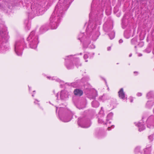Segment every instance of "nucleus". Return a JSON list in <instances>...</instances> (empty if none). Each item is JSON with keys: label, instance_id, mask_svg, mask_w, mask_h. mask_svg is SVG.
<instances>
[{"label": "nucleus", "instance_id": "f257e3e1", "mask_svg": "<svg viewBox=\"0 0 154 154\" xmlns=\"http://www.w3.org/2000/svg\"><path fill=\"white\" fill-rule=\"evenodd\" d=\"M61 0H60L57 3L50 18V25L52 29H55L57 27L64 11L67 9L69 0H64L63 3H61Z\"/></svg>", "mask_w": 154, "mask_h": 154}, {"label": "nucleus", "instance_id": "f03ea898", "mask_svg": "<svg viewBox=\"0 0 154 154\" xmlns=\"http://www.w3.org/2000/svg\"><path fill=\"white\" fill-rule=\"evenodd\" d=\"M73 114L70 110L63 108H60L59 111V116L60 119L64 122H67L71 119Z\"/></svg>", "mask_w": 154, "mask_h": 154}, {"label": "nucleus", "instance_id": "7ed1b4c3", "mask_svg": "<svg viewBox=\"0 0 154 154\" xmlns=\"http://www.w3.org/2000/svg\"><path fill=\"white\" fill-rule=\"evenodd\" d=\"M32 12L29 13L28 16L30 18H33L35 15L39 16L44 12V8L40 5L36 4L33 7L32 6Z\"/></svg>", "mask_w": 154, "mask_h": 154}, {"label": "nucleus", "instance_id": "20e7f679", "mask_svg": "<svg viewBox=\"0 0 154 154\" xmlns=\"http://www.w3.org/2000/svg\"><path fill=\"white\" fill-rule=\"evenodd\" d=\"M38 36L35 35V31H32L31 32L27 38V40L31 48L35 49L37 48L38 43Z\"/></svg>", "mask_w": 154, "mask_h": 154}, {"label": "nucleus", "instance_id": "39448f33", "mask_svg": "<svg viewBox=\"0 0 154 154\" xmlns=\"http://www.w3.org/2000/svg\"><path fill=\"white\" fill-rule=\"evenodd\" d=\"M14 51L16 54L18 56L22 54V51L26 47V45L23 40L18 41L15 42L14 45Z\"/></svg>", "mask_w": 154, "mask_h": 154}, {"label": "nucleus", "instance_id": "423d86ee", "mask_svg": "<svg viewBox=\"0 0 154 154\" xmlns=\"http://www.w3.org/2000/svg\"><path fill=\"white\" fill-rule=\"evenodd\" d=\"M104 110L103 107L101 108V110L99 113V116L98 118V122L99 123L103 124V125H106L108 124H110L111 122L109 121L107 122V121H105L104 120Z\"/></svg>", "mask_w": 154, "mask_h": 154}, {"label": "nucleus", "instance_id": "0eeeda50", "mask_svg": "<svg viewBox=\"0 0 154 154\" xmlns=\"http://www.w3.org/2000/svg\"><path fill=\"white\" fill-rule=\"evenodd\" d=\"M78 124L79 126L83 128H88L90 126L89 120H82L80 119H78Z\"/></svg>", "mask_w": 154, "mask_h": 154}, {"label": "nucleus", "instance_id": "6e6552de", "mask_svg": "<svg viewBox=\"0 0 154 154\" xmlns=\"http://www.w3.org/2000/svg\"><path fill=\"white\" fill-rule=\"evenodd\" d=\"M0 35L2 38V41L4 44L6 43L9 39V37L7 32L5 30H0Z\"/></svg>", "mask_w": 154, "mask_h": 154}, {"label": "nucleus", "instance_id": "1a4fd4ad", "mask_svg": "<svg viewBox=\"0 0 154 154\" xmlns=\"http://www.w3.org/2000/svg\"><path fill=\"white\" fill-rule=\"evenodd\" d=\"M147 126L149 128H152L154 127V116H150L147 120Z\"/></svg>", "mask_w": 154, "mask_h": 154}, {"label": "nucleus", "instance_id": "9d476101", "mask_svg": "<svg viewBox=\"0 0 154 154\" xmlns=\"http://www.w3.org/2000/svg\"><path fill=\"white\" fill-rule=\"evenodd\" d=\"M60 98L61 100H65L68 97V92L65 90L62 91L60 93Z\"/></svg>", "mask_w": 154, "mask_h": 154}, {"label": "nucleus", "instance_id": "9b49d317", "mask_svg": "<svg viewBox=\"0 0 154 154\" xmlns=\"http://www.w3.org/2000/svg\"><path fill=\"white\" fill-rule=\"evenodd\" d=\"M97 94L96 91L93 90L88 95V97L90 99H94L97 96Z\"/></svg>", "mask_w": 154, "mask_h": 154}, {"label": "nucleus", "instance_id": "f8f14e48", "mask_svg": "<svg viewBox=\"0 0 154 154\" xmlns=\"http://www.w3.org/2000/svg\"><path fill=\"white\" fill-rule=\"evenodd\" d=\"M119 96V97L123 100L126 99L127 97L125 95V93L123 91V89L122 88L120 89L119 91L118 92Z\"/></svg>", "mask_w": 154, "mask_h": 154}, {"label": "nucleus", "instance_id": "ddd939ff", "mask_svg": "<svg viewBox=\"0 0 154 154\" xmlns=\"http://www.w3.org/2000/svg\"><path fill=\"white\" fill-rule=\"evenodd\" d=\"M74 93L75 95L81 96L82 95L83 91L79 89H75L74 91Z\"/></svg>", "mask_w": 154, "mask_h": 154}, {"label": "nucleus", "instance_id": "4468645a", "mask_svg": "<svg viewBox=\"0 0 154 154\" xmlns=\"http://www.w3.org/2000/svg\"><path fill=\"white\" fill-rule=\"evenodd\" d=\"M48 29V27L47 25H43L40 27V32L41 33H42L47 30Z\"/></svg>", "mask_w": 154, "mask_h": 154}, {"label": "nucleus", "instance_id": "2eb2a0df", "mask_svg": "<svg viewBox=\"0 0 154 154\" xmlns=\"http://www.w3.org/2000/svg\"><path fill=\"white\" fill-rule=\"evenodd\" d=\"M91 105L92 107L96 108L99 106V103L96 100H94L92 102Z\"/></svg>", "mask_w": 154, "mask_h": 154}, {"label": "nucleus", "instance_id": "dca6fc26", "mask_svg": "<svg viewBox=\"0 0 154 154\" xmlns=\"http://www.w3.org/2000/svg\"><path fill=\"white\" fill-rule=\"evenodd\" d=\"M100 35L99 32L98 31L96 32L95 34H93L92 37V39L94 41H95L97 38Z\"/></svg>", "mask_w": 154, "mask_h": 154}, {"label": "nucleus", "instance_id": "f3484780", "mask_svg": "<svg viewBox=\"0 0 154 154\" xmlns=\"http://www.w3.org/2000/svg\"><path fill=\"white\" fill-rule=\"evenodd\" d=\"M137 125L139 127V131H141L145 129V126L143 124H141L140 123H139Z\"/></svg>", "mask_w": 154, "mask_h": 154}, {"label": "nucleus", "instance_id": "a211bd4d", "mask_svg": "<svg viewBox=\"0 0 154 154\" xmlns=\"http://www.w3.org/2000/svg\"><path fill=\"white\" fill-rule=\"evenodd\" d=\"M66 65L67 68L68 69H72L74 67V65L71 62H70L69 63H66Z\"/></svg>", "mask_w": 154, "mask_h": 154}, {"label": "nucleus", "instance_id": "6ab92c4d", "mask_svg": "<svg viewBox=\"0 0 154 154\" xmlns=\"http://www.w3.org/2000/svg\"><path fill=\"white\" fill-rule=\"evenodd\" d=\"M26 24V29L27 30H29L30 28V24L28 20H26L25 23Z\"/></svg>", "mask_w": 154, "mask_h": 154}, {"label": "nucleus", "instance_id": "aec40b11", "mask_svg": "<svg viewBox=\"0 0 154 154\" xmlns=\"http://www.w3.org/2000/svg\"><path fill=\"white\" fill-rule=\"evenodd\" d=\"M113 115V114L112 112H110L109 113L107 116L106 119V121H107V122L109 121L111 119H112V117Z\"/></svg>", "mask_w": 154, "mask_h": 154}, {"label": "nucleus", "instance_id": "412c9836", "mask_svg": "<svg viewBox=\"0 0 154 154\" xmlns=\"http://www.w3.org/2000/svg\"><path fill=\"white\" fill-rule=\"evenodd\" d=\"M151 151V147L149 148H146L144 149V153L145 154H150Z\"/></svg>", "mask_w": 154, "mask_h": 154}, {"label": "nucleus", "instance_id": "4be33fe9", "mask_svg": "<svg viewBox=\"0 0 154 154\" xmlns=\"http://www.w3.org/2000/svg\"><path fill=\"white\" fill-rule=\"evenodd\" d=\"M107 99V97L105 95L100 96L99 97V100H102L103 101H105Z\"/></svg>", "mask_w": 154, "mask_h": 154}, {"label": "nucleus", "instance_id": "5701e85b", "mask_svg": "<svg viewBox=\"0 0 154 154\" xmlns=\"http://www.w3.org/2000/svg\"><path fill=\"white\" fill-rule=\"evenodd\" d=\"M109 35L111 39H113L115 36V33L114 32H112L111 33L109 34Z\"/></svg>", "mask_w": 154, "mask_h": 154}, {"label": "nucleus", "instance_id": "b1692460", "mask_svg": "<svg viewBox=\"0 0 154 154\" xmlns=\"http://www.w3.org/2000/svg\"><path fill=\"white\" fill-rule=\"evenodd\" d=\"M153 102L151 101H148L146 104V106L148 108H150L153 105Z\"/></svg>", "mask_w": 154, "mask_h": 154}, {"label": "nucleus", "instance_id": "393cba45", "mask_svg": "<svg viewBox=\"0 0 154 154\" xmlns=\"http://www.w3.org/2000/svg\"><path fill=\"white\" fill-rule=\"evenodd\" d=\"M154 93L152 91H150L147 93L146 97L148 98H149L150 97L154 96Z\"/></svg>", "mask_w": 154, "mask_h": 154}, {"label": "nucleus", "instance_id": "a878e982", "mask_svg": "<svg viewBox=\"0 0 154 154\" xmlns=\"http://www.w3.org/2000/svg\"><path fill=\"white\" fill-rule=\"evenodd\" d=\"M47 78L49 79L52 80H55L56 81H57L59 82H61V81L59 79H55L54 77H47Z\"/></svg>", "mask_w": 154, "mask_h": 154}, {"label": "nucleus", "instance_id": "bb28decb", "mask_svg": "<svg viewBox=\"0 0 154 154\" xmlns=\"http://www.w3.org/2000/svg\"><path fill=\"white\" fill-rule=\"evenodd\" d=\"M124 36L127 38H128L130 36V34H128L127 32H125L124 33Z\"/></svg>", "mask_w": 154, "mask_h": 154}, {"label": "nucleus", "instance_id": "cd10ccee", "mask_svg": "<svg viewBox=\"0 0 154 154\" xmlns=\"http://www.w3.org/2000/svg\"><path fill=\"white\" fill-rule=\"evenodd\" d=\"M75 61L77 62V63H75V65L77 67H78V66H81V64L80 63H79V59L78 58L75 59Z\"/></svg>", "mask_w": 154, "mask_h": 154}, {"label": "nucleus", "instance_id": "c85d7f7f", "mask_svg": "<svg viewBox=\"0 0 154 154\" xmlns=\"http://www.w3.org/2000/svg\"><path fill=\"white\" fill-rule=\"evenodd\" d=\"M72 55H70V56L66 57V58H65V60L66 61V62L68 61V60H69L72 59Z\"/></svg>", "mask_w": 154, "mask_h": 154}, {"label": "nucleus", "instance_id": "c756f323", "mask_svg": "<svg viewBox=\"0 0 154 154\" xmlns=\"http://www.w3.org/2000/svg\"><path fill=\"white\" fill-rule=\"evenodd\" d=\"M7 46L6 47H5V46H6V45H5L4 47H1V45H0V52H2V50H4V49H5L6 50L7 49H8V47H7Z\"/></svg>", "mask_w": 154, "mask_h": 154}, {"label": "nucleus", "instance_id": "7c9ffc66", "mask_svg": "<svg viewBox=\"0 0 154 154\" xmlns=\"http://www.w3.org/2000/svg\"><path fill=\"white\" fill-rule=\"evenodd\" d=\"M84 35V34L83 33H81L79 35V37L78 39L80 40L82 42V40L83 39L82 38Z\"/></svg>", "mask_w": 154, "mask_h": 154}, {"label": "nucleus", "instance_id": "2f4dec72", "mask_svg": "<svg viewBox=\"0 0 154 154\" xmlns=\"http://www.w3.org/2000/svg\"><path fill=\"white\" fill-rule=\"evenodd\" d=\"M140 148L139 147H137L135 149V152L136 153H137L140 152Z\"/></svg>", "mask_w": 154, "mask_h": 154}, {"label": "nucleus", "instance_id": "473e14b6", "mask_svg": "<svg viewBox=\"0 0 154 154\" xmlns=\"http://www.w3.org/2000/svg\"><path fill=\"white\" fill-rule=\"evenodd\" d=\"M137 42V39L136 38L132 39L131 41V42L133 44H135Z\"/></svg>", "mask_w": 154, "mask_h": 154}, {"label": "nucleus", "instance_id": "72a5a7b5", "mask_svg": "<svg viewBox=\"0 0 154 154\" xmlns=\"http://www.w3.org/2000/svg\"><path fill=\"white\" fill-rule=\"evenodd\" d=\"M72 86L73 87H76L78 86V84L77 82H75L71 84Z\"/></svg>", "mask_w": 154, "mask_h": 154}, {"label": "nucleus", "instance_id": "f704fd0d", "mask_svg": "<svg viewBox=\"0 0 154 154\" xmlns=\"http://www.w3.org/2000/svg\"><path fill=\"white\" fill-rule=\"evenodd\" d=\"M88 57L87 54H85L84 56V59H86L88 58Z\"/></svg>", "mask_w": 154, "mask_h": 154}, {"label": "nucleus", "instance_id": "c9c22d12", "mask_svg": "<svg viewBox=\"0 0 154 154\" xmlns=\"http://www.w3.org/2000/svg\"><path fill=\"white\" fill-rule=\"evenodd\" d=\"M149 139L150 140H151V141L152 140V136H149Z\"/></svg>", "mask_w": 154, "mask_h": 154}, {"label": "nucleus", "instance_id": "e433bc0d", "mask_svg": "<svg viewBox=\"0 0 154 154\" xmlns=\"http://www.w3.org/2000/svg\"><path fill=\"white\" fill-rule=\"evenodd\" d=\"M90 47L92 48H95V46L93 45H90Z\"/></svg>", "mask_w": 154, "mask_h": 154}, {"label": "nucleus", "instance_id": "4c0bfd02", "mask_svg": "<svg viewBox=\"0 0 154 154\" xmlns=\"http://www.w3.org/2000/svg\"><path fill=\"white\" fill-rule=\"evenodd\" d=\"M142 95V94L140 93H138L137 94V95L138 96H141Z\"/></svg>", "mask_w": 154, "mask_h": 154}, {"label": "nucleus", "instance_id": "58836bf2", "mask_svg": "<svg viewBox=\"0 0 154 154\" xmlns=\"http://www.w3.org/2000/svg\"><path fill=\"white\" fill-rule=\"evenodd\" d=\"M123 42V40L122 39H120L119 41V42L120 43H122V42Z\"/></svg>", "mask_w": 154, "mask_h": 154}, {"label": "nucleus", "instance_id": "ea45409f", "mask_svg": "<svg viewBox=\"0 0 154 154\" xmlns=\"http://www.w3.org/2000/svg\"><path fill=\"white\" fill-rule=\"evenodd\" d=\"M111 48L110 47H109L107 48V50L108 51H109L110 50H111Z\"/></svg>", "mask_w": 154, "mask_h": 154}, {"label": "nucleus", "instance_id": "a19ab883", "mask_svg": "<svg viewBox=\"0 0 154 154\" xmlns=\"http://www.w3.org/2000/svg\"><path fill=\"white\" fill-rule=\"evenodd\" d=\"M39 102L38 101V100H35V101H34V103H35V104H36L37 103V102Z\"/></svg>", "mask_w": 154, "mask_h": 154}, {"label": "nucleus", "instance_id": "79ce46f5", "mask_svg": "<svg viewBox=\"0 0 154 154\" xmlns=\"http://www.w3.org/2000/svg\"><path fill=\"white\" fill-rule=\"evenodd\" d=\"M133 100L132 98H130V102H133Z\"/></svg>", "mask_w": 154, "mask_h": 154}, {"label": "nucleus", "instance_id": "37998d69", "mask_svg": "<svg viewBox=\"0 0 154 154\" xmlns=\"http://www.w3.org/2000/svg\"><path fill=\"white\" fill-rule=\"evenodd\" d=\"M110 127H108V130L109 131V130H110Z\"/></svg>", "mask_w": 154, "mask_h": 154}, {"label": "nucleus", "instance_id": "c03bdc74", "mask_svg": "<svg viewBox=\"0 0 154 154\" xmlns=\"http://www.w3.org/2000/svg\"><path fill=\"white\" fill-rule=\"evenodd\" d=\"M132 56V54H130L129 55V57H131Z\"/></svg>", "mask_w": 154, "mask_h": 154}, {"label": "nucleus", "instance_id": "a18cd8bd", "mask_svg": "<svg viewBox=\"0 0 154 154\" xmlns=\"http://www.w3.org/2000/svg\"><path fill=\"white\" fill-rule=\"evenodd\" d=\"M134 73H137V72H134Z\"/></svg>", "mask_w": 154, "mask_h": 154}, {"label": "nucleus", "instance_id": "49530a36", "mask_svg": "<svg viewBox=\"0 0 154 154\" xmlns=\"http://www.w3.org/2000/svg\"><path fill=\"white\" fill-rule=\"evenodd\" d=\"M85 61V62H88V60H86Z\"/></svg>", "mask_w": 154, "mask_h": 154}, {"label": "nucleus", "instance_id": "de8ad7c7", "mask_svg": "<svg viewBox=\"0 0 154 154\" xmlns=\"http://www.w3.org/2000/svg\"><path fill=\"white\" fill-rule=\"evenodd\" d=\"M58 95V94H57V95H56V96L57 97Z\"/></svg>", "mask_w": 154, "mask_h": 154}, {"label": "nucleus", "instance_id": "09e8293b", "mask_svg": "<svg viewBox=\"0 0 154 154\" xmlns=\"http://www.w3.org/2000/svg\"><path fill=\"white\" fill-rule=\"evenodd\" d=\"M57 107H56V111H57Z\"/></svg>", "mask_w": 154, "mask_h": 154}, {"label": "nucleus", "instance_id": "8fccbe9b", "mask_svg": "<svg viewBox=\"0 0 154 154\" xmlns=\"http://www.w3.org/2000/svg\"><path fill=\"white\" fill-rule=\"evenodd\" d=\"M111 127H113L112 128H114V126H112Z\"/></svg>", "mask_w": 154, "mask_h": 154}, {"label": "nucleus", "instance_id": "3c124183", "mask_svg": "<svg viewBox=\"0 0 154 154\" xmlns=\"http://www.w3.org/2000/svg\"><path fill=\"white\" fill-rule=\"evenodd\" d=\"M82 53H80V54L81 55H82Z\"/></svg>", "mask_w": 154, "mask_h": 154}, {"label": "nucleus", "instance_id": "603ef678", "mask_svg": "<svg viewBox=\"0 0 154 154\" xmlns=\"http://www.w3.org/2000/svg\"><path fill=\"white\" fill-rule=\"evenodd\" d=\"M32 97H34V95H33V94H32Z\"/></svg>", "mask_w": 154, "mask_h": 154}, {"label": "nucleus", "instance_id": "864d4df0", "mask_svg": "<svg viewBox=\"0 0 154 154\" xmlns=\"http://www.w3.org/2000/svg\"><path fill=\"white\" fill-rule=\"evenodd\" d=\"M142 56V54H140V55H139V56Z\"/></svg>", "mask_w": 154, "mask_h": 154}, {"label": "nucleus", "instance_id": "5fc2aeb1", "mask_svg": "<svg viewBox=\"0 0 154 154\" xmlns=\"http://www.w3.org/2000/svg\"><path fill=\"white\" fill-rule=\"evenodd\" d=\"M35 91H33V92H35Z\"/></svg>", "mask_w": 154, "mask_h": 154}, {"label": "nucleus", "instance_id": "6e6d98bb", "mask_svg": "<svg viewBox=\"0 0 154 154\" xmlns=\"http://www.w3.org/2000/svg\"><path fill=\"white\" fill-rule=\"evenodd\" d=\"M29 90H30V88H29Z\"/></svg>", "mask_w": 154, "mask_h": 154}]
</instances>
